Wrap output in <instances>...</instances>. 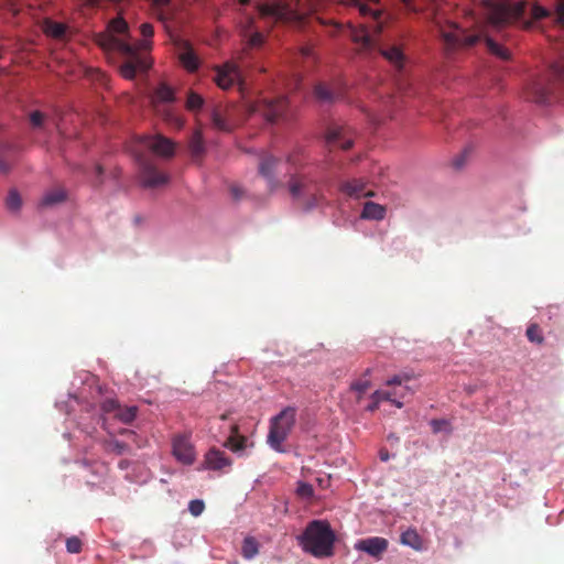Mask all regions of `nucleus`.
<instances>
[{
	"label": "nucleus",
	"mask_w": 564,
	"mask_h": 564,
	"mask_svg": "<svg viewBox=\"0 0 564 564\" xmlns=\"http://www.w3.org/2000/svg\"><path fill=\"white\" fill-rule=\"evenodd\" d=\"M525 335L531 343H535L538 345H542L544 343L542 330L536 323H532L528 326Z\"/></svg>",
	"instance_id": "35"
},
{
	"label": "nucleus",
	"mask_w": 564,
	"mask_h": 564,
	"mask_svg": "<svg viewBox=\"0 0 564 564\" xmlns=\"http://www.w3.org/2000/svg\"><path fill=\"white\" fill-rule=\"evenodd\" d=\"M66 549L69 553L76 554L82 550V542L78 538L72 536L66 540Z\"/></svg>",
	"instance_id": "42"
},
{
	"label": "nucleus",
	"mask_w": 564,
	"mask_h": 564,
	"mask_svg": "<svg viewBox=\"0 0 564 564\" xmlns=\"http://www.w3.org/2000/svg\"><path fill=\"white\" fill-rule=\"evenodd\" d=\"M369 384L368 379H359L351 383V390L357 393V398L359 399L369 389Z\"/></svg>",
	"instance_id": "41"
},
{
	"label": "nucleus",
	"mask_w": 564,
	"mask_h": 564,
	"mask_svg": "<svg viewBox=\"0 0 564 564\" xmlns=\"http://www.w3.org/2000/svg\"><path fill=\"white\" fill-rule=\"evenodd\" d=\"M380 458H381V460L387 462L388 460V453L381 452L380 453Z\"/></svg>",
	"instance_id": "52"
},
{
	"label": "nucleus",
	"mask_w": 564,
	"mask_h": 564,
	"mask_svg": "<svg viewBox=\"0 0 564 564\" xmlns=\"http://www.w3.org/2000/svg\"><path fill=\"white\" fill-rule=\"evenodd\" d=\"M554 18L558 24L564 25V0L556 1Z\"/></svg>",
	"instance_id": "44"
},
{
	"label": "nucleus",
	"mask_w": 564,
	"mask_h": 564,
	"mask_svg": "<svg viewBox=\"0 0 564 564\" xmlns=\"http://www.w3.org/2000/svg\"><path fill=\"white\" fill-rule=\"evenodd\" d=\"M308 181L305 177L293 176L289 183V189L293 198L297 199L306 193Z\"/></svg>",
	"instance_id": "26"
},
{
	"label": "nucleus",
	"mask_w": 564,
	"mask_h": 564,
	"mask_svg": "<svg viewBox=\"0 0 564 564\" xmlns=\"http://www.w3.org/2000/svg\"><path fill=\"white\" fill-rule=\"evenodd\" d=\"M102 416L111 415L122 423H130L137 417L138 408L135 405L121 406L116 399H106L101 403Z\"/></svg>",
	"instance_id": "13"
},
{
	"label": "nucleus",
	"mask_w": 564,
	"mask_h": 564,
	"mask_svg": "<svg viewBox=\"0 0 564 564\" xmlns=\"http://www.w3.org/2000/svg\"><path fill=\"white\" fill-rule=\"evenodd\" d=\"M354 549L375 558H380L388 549V542L386 539L379 536L366 538L358 540Z\"/></svg>",
	"instance_id": "18"
},
{
	"label": "nucleus",
	"mask_w": 564,
	"mask_h": 564,
	"mask_svg": "<svg viewBox=\"0 0 564 564\" xmlns=\"http://www.w3.org/2000/svg\"><path fill=\"white\" fill-rule=\"evenodd\" d=\"M224 446L230 449L238 456H246L249 449L253 447V442L250 437L240 434L239 426L231 424L229 427V435L224 443Z\"/></svg>",
	"instance_id": "15"
},
{
	"label": "nucleus",
	"mask_w": 564,
	"mask_h": 564,
	"mask_svg": "<svg viewBox=\"0 0 564 564\" xmlns=\"http://www.w3.org/2000/svg\"><path fill=\"white\" fill-rule=\"evenodd\" d=\"M286 108V99L281 97L279 99L260 98L247 106V112L250 116L259 115L268 122H273L282 116Z\"/></svg>",
	"instance_id": "10"
},
{
	"label": "nucleus",
	"mask_w": 564,
	"mask_h": 564,
	"mask_svg": "<svg viewBox=\"0 0 564 564\" xmlns=\"http://www.w3.org/2000/svg\"><path fill=\"white\" fill-rule=\"evenodd\" d=\"M21 206L22 199L20 194L15 189L10 191L7 197V207L11 212H18L21 208Z\"/></svg>",
	"instance_id": "36"
},
{
	"label": "nucleus",
	"mask_w": 564,
	"mask_h": 564,
	"mask_svg": "<svg viewBox=\"0 0 564 564\" xmlns=\"http://www.w3.org/2000/svg\"><path fill=\"white\" fill-rule=\"evenodd\" d=\"M7 6H8L9 10H11L13 13L18 12V9L15 8L13 0H8Z\"/></svg>",
	"instance_id": "50"
},
{
	"label": "nucleus",
	"mask_w": 564,
	"mask_h": 564,
	"mask_svg": "<svg viewBox=\"0 0 564 564\" xmlns=\"http://www.w3.org/2000/svg\"><path fill=\"white\" fill-rule=\"evenodd\" d=\"M189 149L193 156H199L205 152V141L202 128H197L189 141Z\"/></svg>",
	"instance_id": "28"
},
{
	"label": "nucleus",
	"mask_w": 564,
	"mask_h": 564,
	"mask_svg": "<svg viewBox=\"0 0 564 564\" xmlns=\"http://www.w3.org/2000/svg\"><path fill=\"white\" fill-rule=\"evenodd\" d=\"M250 0H239V2L242 4V6H246L249 3Z\"/></svg>",
	"instance_id": "55"
},
{
	"label": "nucleus",
	"mask_w": 564,
	"mask_h": 564,
	"mask_svg": "<svg viewBox=\"0 0 564 564\" xmlns=\"http://www.w3.org/2000/svg\"><path fill=\"white\" fill-rule=\"evenodd\" d=\"M315 95L323 101H332L341 97V94L337 89L328 88L325 85H318L315 88Z\"/></svg>",
	"instance_id": "33"
},
{
	"label": "nucleus",
	"mask_w": 564,
	"mask_h": 564,
	"mask_svg": "<svg viewBox=\"0 0 564 564\" xmlns=\"http://www.w3.org/2000/svg\"><path fill=\"white\" fill-rule=\"evenodd\" d=\"M169 2L170 0H153L155 7H163L166 6Z\"/></svg>",
	"instance_id": "49"
},
{
	"label": "nucleus",
	"mask_w": 564,
	"mask_h": 564,
	"mask_svg": "<svg viewBox=\"0 0 564 564\" xmlns=\"http://www.w3.org/2000/svg\"><path fill=\"white\" fill-rule=\"evenodd\" d=\"M296 539L303 552L316 558H328L335 553L336 534L326 520H312Z\"/></svg>",
	"instance_id": "4"
},
{
	"label": "nucleus",
	"mask_w": 564,
	"mask_h": 564,
	"mask_svg": "<svg viewBox=\"0 0 564 564\" xmlns=\"http://www.w3.org/2000/svg\"><path fill=\"white\" fill-rule=\"evenodd\" d=\"M317 4H310L307 11L316 10ZM259 13L262 18L272 19L274 21H296L301 22L306 14V8L300 4H293L292 1L269 0L259 4Z\"/></svg>",
	"instance_id": "6"
},
{
	"label": "nucleus",
	"mask_w": 564,
	"mask_h": 564,
	"mask_svg": "<svg viewBox=\"0 0 564 564\" xmlns=\"http://www.w3.org/2000/svg\"><path fill=\"white\" fill-rule=\"evenodd\" d=\"M139 147L148 149L161 158H172L175 151V143L161 134L140 137Z\"/></svg>",
	"instance_id": "12"
},
{
	"label": "nucleus",
	"mask_w": 564,
	"mask_h": 564,
	"mask_svg": "<svg viewBox=\"0 0 564 564\" xmlns=\"http://www.w3.org/2000/svg\"><path fill=\"white\" fill-rule=\"evenodd\" d=\"M341 2L346 7L358 10L362 17H369L372 22L368 26H355L351 23L346 25L332 23V34L344 33L360 50L370 52L378 48L384 57H388V52L380 45L387 18L381 11L378 0H368L367 2L361 0H341Z\"/></svg>",
	"instance_id": "2"
},
{
	"label": "nucleus",
	"mask_w": 564,
	"mask_h": 564,
	"mask_svg": "<svg viewBox=\"0 0 564 564\" xmlns=\"http://www.w3.org/2000/svg\"><path fill=\"white\" fill-rule=\"evenodd\" d=\"M43 120H44V116L40 111H33L30 115V121H31L33 127H36V128L41 127L42 123H43Z\"/></svg>",
	"instance_id": "45"
},
{
	"label": "nucleus",
	"mask_w": 564,
	"mask_h": 564,
	"mask_svg": "<svg viewBox=\"0 0 564 564\" xmlns=\"http://www.w3.org/2000/svg\"><path fill=\"white\" fill-rule=\"evenodd\" d=\"M172 120L178 129H181L184 126V121L176 116H173Z\"/></svg>",
	"instance_id": "48"
},
{
	"label": "nucleus",
	"mask_w": 564,
	"mask_h": 564,
	"mask_svg": "<svg viewBox=\"0 0 564 564\" xmlns=\"http://www.w3.org/2000/svg\"><path fill=\"white\" fill-rule=\"evenodd\" d=\"M448 425L447 421L445 420H432L431 426L434 433H438L443 431Z\"/></svg>",
	"instance_id": "46"
},
{
	"label": "nucleus",
	"mask_w": 564,
	"mask_h": 564,
	"mask_svg": "<svg viewBox=\"0 0 564 564\" xmlns=\"http://www.w3.org/2000/svg\"><path fill=\"white\" fill-rule=\"evenodd\" d=\"M373 402L367 406L369 411H375L380 401L387 400L388 394L386 392L375 391L372 395Z\"/></svg>",
	"instance_id": "43"
},
{
	"label": "nucleus",
	"mask_w": 564,
	"mask_h": 564,
	"mask_svg": "<svg viewBox=\"0 0 564 564\" xmlns=\"http://www.w3.org/2000/svg\"><path fill=\"white\" fill-rule=\"evenodd\" d=\"M315 19L321 23V24H327V22L325 20H323L321 17L316 15Z\"/></svg>",
	"instance_id": "53"
},
{
	"label": "nucleus",
	"mask_w": 564,
	"mask_h": 564,
	"mask_svg": "<svg viewBox=\"0 0 564 564\" xmlns=\"http://www.w3.org/2000/svg\"><path fill=\"white\" fill-rule=\"evenodd\" d=\"M221 419H223V420H226V419H227V415H226V414L221 415Z\"/></svg>",
	"instance_id": "59"
},
{
	"label": "nucleus",
	"mask_w": 564,
	"mask_h": 564,
	"mask_svg": "<svg viewBox=\"0 0 564 564\" xmlns=\"http://www.w3.org/2000/svg\"><path fill=\"white\" fill-rule=\"evenodd\" d=\"M555 83L564 85V62L551 66L547 84L541 80L533 82L528 91V98L540 105L550 102Z\"/></svg>",
	"instance_id": "8"
},
{
	"label": "nucleus",
	"mask_w": 564,
	"mask_h": 564,
	"mask_svg": "<svg viewBox=\"0 0 564 564\" xmlns=\"http://www.w3.org/2000/svg\"><path fill=\"white\" fill-rule=\"evenodd\" d=\"M215 82L221 89H228L234 85L241 87V73L238 65L234 62H226L224 65L217 67Z\"/></svg>",
	"instance_id": "14"
},
{
	"label": "nucleus",
	"mask_w": 564,
	"mask_h": 564,
	"mask_svg": "<svg viewBox=\"0 0 564 564\" xmlns=\"http://www.w3.org/2000/svg\"><path fill=\"white\" fill-rule=\"evenodd\" d=\"M203 104L204 100L199 95L191 93L186 101V107L188 110L194 111L200 109L203 107Z\"/></svg>",
	"instance_id": "38"
},
{
	"label": "nucleus",
	"mask_w": 564,
	"mask_h": 564,
	"mask_svg": "<svg viewBox=\"0 0 564 564\" xmlns=\"http://www.w3.org/2000/svg\"><path fill=\"white\" fill-rule=\"evenodd\" d=\"M435 23L448 51L463 46H474L479 41L484 40L491 54L505 61L510 58L509 50L487 36L482 30L469 32L467 29H464L454 22L443 24L438 19L435 20Z\"/></svg>",
	"instance_id": "3"
},
{
	"label": "nucleus",
	"mask_w": 564,
	"mask_h": 564,
	"mask_svg": "<svg viewBox=\"0 0 564 564\" xmlns=\"http://www.w3.org/2000/svg\"><path fill=\"white\" fill-rule=\"evenodd\" d=\"M296 494L299 497L308 500L313 497L314 489L312 485L304 481H299L296 487Z\"/></svg>",
	"instance_id": "37"
},
{
	"label": "nucleus",
	"mask_w": 564,
	"mask_h": 564,
	"mask_svg": "<svg viewBox=\"0 0 564 564\" xmlns=\"http://www.w3.org/2000/svg\"><path fill=\"white\" fill-rule=\"evenodd\" d=\"M413 380L409 373L390 377V404L401 408L411 398L413 389L410 383Z\"/></svg>",
	"instance_id": "11"
},
{
	"label": "nucleus",
	"mask_w": 564,
	"mask_h": 564,
	"mask_svg": "<svg viewBox=\"0 0 564 564\" xmlns=\"http://www.w3.org/2000/svg\"><path fill=\"white\" fill-rule=\"evenodd\" d=\"M171 454L183 466L194 465L197 459V452L192 441V432H182L172 436Z\"/></svg>",
	"instance_id": "9"
},
{
	"label": "nucleus",
	"mask_w": 564,
	"mask_h": 564,
	"mask_svg": "<svg viewBox=\"0 0 564 564\" xmlns=\"http://www.w3.org/2000/svg\"><path fill=\"white\" fill-rule=\"evenodd\" d=\"M205 510V503L202 499H194L191 500L188 503V511L192 516L198 517L200 516Z\"/></svg>",
	"instance_id": "40"
},
{
	"label": "nucleus",
	"mask_w": 564,
	"mask_h": 564,
	"mask_svg": "<svg viewBox=\"0 0 564 564\" xmlns=\"http://www.w3.org/2000/svg\"><path fill=\"white\" fill-rule=\"evenodd\" d=\"M530 25H531V22H528V21L524 22V28H529Z\"/></svg>",
	"instance_id": "58"
},
{
	"label": "nucleus",
	"mask_w": 564,
	"mask_h": 564,
	"mask_svg": "<svg viewBox=\"0 0 564 564\" xmlns=\"http://www.w3.org/2000/svg\"><path fill=\"white\" fill-rule=\"evenodd\" d=\"M280 163L279 160L273 158L272 155L264 156L260 162V173L263 177H265L269 182V185L273 187V177L272 172L276 167V165Z\"/></svg>",
	"instance_id": "24"
},
{
	"label": "nucleus",
	"mask_w": 564,
	"mask_h": 564,
	"mask_svg": "<svg viewBox=\"0 0 564 564\" xmlns=\"http://www.w3.org/2000/svg\"><path fill=\"white\" fill-rule=\"evenodd\" d=\"M65 199V193L63 189H53L44 194L41 200L42 206H52L61 203Z\"/></svg>",
	"instance_id": "34"
},
{
	"label": "nucleus",
	"mask_w": 564,
	"mask_h": 564,
	"mask_svg": "<svg viewBox=\"0 0 564 564\" xmlns=\"http://www.w3.org/2000/svg\"><path fill=\"white\" fill-rule=\"evenodd\" d=\"M303 54L304 55H310V50L308 48L303 50Z\"/></svg>",
	"instance_id": "57"
},
{
	"label": "nucleus",
	"mask_w": 564,
	"mask_h": 564,
	"mask_svg": "<svg viewBox=\"0 0 564 564\" xmlns=\"http://www.w3.org/2000/svg\"><path fill=\"white\" fill-rule=\"evenodd\" d=\"M173 100L174 90L165 84H161L152 95V102L154 105L160 102H172Z\"/></svg>",
	"instance_id": "25"
},
{
	"label": "nucleus",
	"mask_w": 564,
	"mask_h": 564,
	"mask_svg": "<svg viewBox=\"0 0 564 564\" xmlns=\"http://www.w3.org/2000/svg\"><path fill=\"white\" fill-rule=\"evenodd\" d=\"M7 170V167L2 164V162L0 161V171H4Z\"/></svg>",
	"instance_id": "56"
},
{
	"label": "nucleus",
	"mask_w": 564,
	"mask_h": 564,
	"mask_svg": "<svg viewBox=\"0 0 564 564\" xmlns=\"http://www.w3.org/2000/svg\"><path fill=\"white\" fill-rule=\"evenodd\" d=\"M340 191L352 199H360L372 195V191L367 188V185L361 180H349L341 184Z\"/></svg>",
	"instance_id": "20"
},
{
	"label": "nucleus",
	"mask_w": 564,
	"mask_h": 564,
	"mask_svg": "<svg viewBox=\"0 0 564 564\" xmlns=\"http://www.w3.org/2000/svg\"><path fill=\"white\" fill-rule=\"evenodd\" d=\"M487 23L501 29L520 21L529 7L527 0H481Z\"/></svg>",
	"instance_id": "5"
},
{
	"label": "nucleus",
	"mask_w": 564,
	"mask_h": 564,
	"mask_svg": "<svg viewBox=\"0 0 564 564\" xmlns=\"http://www.w3.org/2000/svg\"><path fill=\"white\" fill-rule=\"evenodd\" d=\"M180 59L183 66L189 72H194L198 68L197 56L186 43L184 44V51L180 54Z\"/></svg>",
	"instance_id": "27"
},
{
	"label": "nucleus",
	"mask_w": 564,
	"mask_h": 564,
	"mask_svg": "<svg viewBox=\"0 0 564 564\" xmlns=\"http://www.w3.org/2000/svg\"><path fill=\"white\" fill-rule=\"evenodd\" d=\"M231 466V459L225 452L212 447L205 455L198 470H223Z\"/></svg>",
	"instance_id": "17"
},
{
	"label": "nucleus",
	"mask_w": 564,
	"mask_h": 564,
	"mask_svg": "<svg viewBox=\"0 0 564 564\" xmlns=\"http://www.w3.org/2000/svg\"><path fill=\"white\" fill-rule=\"evenodd\" d=\"M326 139L329 144H337L344 150H347L352 145V140L350 138H345V130L341 127L330 128L327 132Z\"/></svg>",
	"instance_id": "21"
},
{
	"label": "nucleus",
	"mask_w": 564,
	"mask_h": 564,
	"mask_svg": "<svg viewBox=\"0 0 564 564\" xmlns=\"http://www.w3.org/2000/svg\"><path fill=\"white\" fill-rule=\"evenodd\" d=\"M137 159L140 161V181L142 186L154 188L164 185L169 182L166 174L158 171L152 164L143 161L139 153H135Z\"/></svg>",
	"instance_id": "16"
},
{
	"label": "nucleus",
	"mask_w": 564,
	"mask_h": 564,
	"mask_svg": "<svg viewBox=\"0 0 564 564\" xmlns=\"http://www.w3.org/2000/svg\"><path fill=\"white\" fill-rule=\"evenodd\" d=\"M400 541L403 545H408L416 551L422 550V539L415 530L409 529L404 531Z\"/></svg>",
	"instance_id": "29"
},
{
	"label": "nucleus",
	"mask_w": 564,
	"mask_h": 564,
	"mask_svg": "<svg viewBox=\"0 0 564 564\" xmlns=\"http://www.w3.org/2000/svg\"><path fill=\"white\" fill-rule=\"evenodd\" d=\"M153 25H140L142 40H133L127 21L121 17L110 20L105 31L95 35V42L106 54H118L126 58L120 66V74L126 79H133L137 73L147 72L152 61L148 52L152 48Z\"/></svg>",
	"instance_id": "1"
},
{
	"label": "nucleus",
	"mask_w": 564,
	"mask_h": 564,
	"mask_svg": "<svg viewBox=\"0 0 564 564\" xmlns=\"http://www.w3.org/2000/svg\"><path fill=\"white\" fill-rule=\"evenodd\" d=\"M212 126L214 129L223 132H231L234 124L223 116L218 108H214L210 112Z\"/></svg>",
	"instance_id": "23"
},
{
	"label": "nucleus",
	"mask_w": 564,
	"mask_h": 564,
	"mask_svg": "<svg viewBox=\"0 0 564 564\" xmlns=\"http://www.w3.org/2000/svg\"><path fill=\"white\" fill-rule=\"evenodd\" d=\"M252 23H253L252 20L249 19L247 21L246 26L243 28L242 33H243V37L247 39V41H248V45L251 47H257L263 43V35H262V33H260L258 31L253 32L251 30Z\"/></svg>",
	"instance_id": "30"
},
{
	"label": "nucleus",
	"mask_w": 564,
	"mask_h": 564,
	"mask_svg": "<svg viewBox=\"0 0 564 564\" xmlns=\"http://www.w3.org/2000/svg\"><path fill=\"white\" fill-rule=\"evenodd\" d=\"M317 204L316 203H310L307 206H306V209H312L313 207H315Z\"/></svg>",
	"instance_id": "54"
},
{
	"label": "nucleus",
	"mask_w": 564,
	"mask_h": 564,
	"mask_svg": "<svg viewBox=\"0 0 564 564\" xmlns=\"http://www.w3.org/2000/svg\"><path fill=\"white\" fill-rule=\"evenodd\" d=\"M532 20H540L546 18L551 12L538 3H533L530 9Z\"/></svg>",
	"instance_id": "39"
},
{
	"label": "nucleus",
	"mask_w": 564,
	"mask_h": 564,
	"mask_svg": "<svg viewBox=\"0 0 564 564\" xmlns=\"http://www.w3.org/2000/svg\"><path fill=\"white\" fill-rule=\"evenodd\" d=\"M463 164H464V162H463V159H460V158L456 159L454 161V165H455L456 169H460L463 166Z\"/></svg>",
	"instance_id": "51"
},
{
	"label": "nucleus",
	"mask_w": 564,
	"mask_h": 564,
	"mask_svg": "<svg viewBox=\"0 0 564 564\" xmlns=\"http://www.w3.org/2000/svg\"><path fill=\"white\" fill-rule=\"evenodd\" d=\"M109 447L117 454H123L127 451V445L119 441H112L109 443Z\"/></svg>",
	"instance_id": "47"
},
{
	"label": "nucleus",
	"mask_w": 564,
	"mask_h": 564,
	"mask_svg": "<svg viewBox=\"0 0 564 564\" xmlns=\"http://www.w3.org/2000/svg\"><path fill=\"white\" fill-rule=\"evenodd\" d=\"M259 553V543L253 536L243 539L241 554L246 560L254 558Z\"/></svg>",
	"instance_id": "31"
},
{
	"label": "nucleus",
	"mask_w": 564,
	"mask_h": 564,
	"mask_svg": "<svg viewBox=\"0 0 564 564\" xmlns=\"http://www.w3.org/2000/svg\"><path fill=\"white\" fill-rule=\"evenodd\" d=\"M296 411L294 408H285L271 419L268 444L275 452H284L283 443L295 424Z\"/></svg>",
	"instance_id": "7"
},
{
	"label": "nucleus",
	"mask_w": 564,
	"mask_h": 564,
	"mask_svg": "<svg viewBox=\"0 0 564 564\" xmlns=\"http://www.w3.org/2000/svg\"><path fill=\"white\" fill-rule=\"evenodd\" d=\"M390 68H393L395 72L400 74V78L397 80V86L400 90L405 89L406 82V57L402 53V51L393 45H390Z\"/></svg>",
	"instance_id": "19"
},
{
	"label": "nucleus",
	"mask_w": 564,
	"mask_h": 564,
	"mask_svg": "<svg viewBox=\"0 0 564 564\" xmlns=\"http://www.w3.org/2000/svg\"><path fill=\"white\" fill-rule=\"evenodd\" d=\"M43 31L51 37L62 39L66 32V28L63 23L47 20L43 25Z\"/></svg>",
	"instance_id": "32"
},
{
	"label": "nucleus",
	"mask_w": 564,
	"mask_h": 564,
	"mask_svg": "<svg viewBox=\"0 0 564 564\" xmlns=\"http://www.w3.org/2000/svg\"><path fill=\"white\" fill-rule=\"evenodd\" d=\"M102 424L106 425V417H102Z\"/></svg>",
	"instance_id": "60"
},
{
	"label": "nucleus",
	"mask_w": 564,
	"mask_h": 564,
	"mask_svg": "<svg viewBox=\"0 0 564 564\" xmlns=\"http://www.w3.org/2000/svg\"><path fill=\"white\" fill-rule=\"evenodd\" d=\"M386 216V207L383 205L366 202L362 207L361 218L367 220H380Z\"/></svg>",
	"instance_id": "22"
}]
</instances>
